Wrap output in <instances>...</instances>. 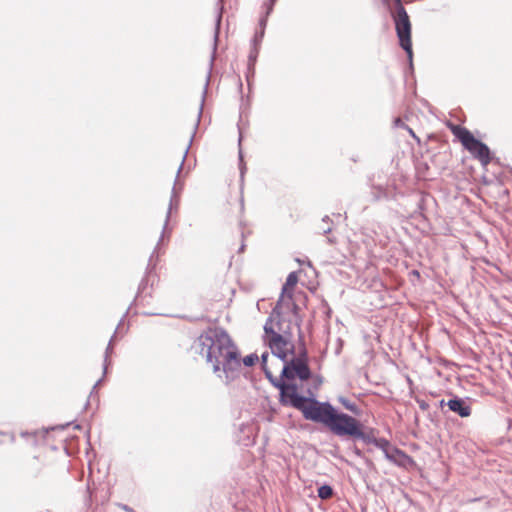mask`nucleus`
Masks as SVG:
<instances>
[{
	"instance_id": "1",
	"label": "nucleus",
	"mask_w": 512,
	"mask_h": 512,
	"mask_svg": "<svg viewBox=\"0 0 512 512\" xmlns=\"http://www.w3.org/2000/svg\"><path fill=\"white\" fill-rule=\"evenodd\" d=\"M191 350L205 358L216 376L230 384L241 375V355L226 330L208 328L193 342Z\"/></svg>"
},
{
	"instance_id": "2",
	"label": "nucleus",
	"mask_w": 512,
	"mask_h": 512,
	"mask_svg": "<svg viewBox=\"0 0 512 512\" xmlns=\"http://www.w3.org/2000/svg\"><path fill=\"white\" fill-rule=\"evenodd\" d=\"M275 387L280 391V403L301 411L306 420L325 425L334 409L329 402H321L316 398L300 395L296 384L279 381L275 383Z\"/></svg>"
},
{
	"instance_id": "3",
	"label": "nucleus",
	"mask_w": 512,
	"mask_h": 512,
	"mask_svg": "<svg viewBox=\"0 0 512 512\" xmlns=\"http://www.w3.org/2000/svg\"><path fill=\"white\" fill-rule=\"evenodd\" d=\"M334 435L348 437L353 440H361L365 444H373L375 447L386 444L385 438H377L375 430H363V424L355 417L338 411L335 407L325 425Z\"/></svg>"
},
{
	"instance_id": "4",
	"label": "nucleus",
	"mask_w": 512,
	"mask_h": 512,
	"mask_svg": "<svg viewBox=\"0 0 512 512\" xmlns=\"http://www.w3.org/2000/svg\"><path fill=\"white\" fill-rule=\"evenodd\" d=\"M289 326L285 329L281 323V317L270 314L264 325V331L270 335L269 347L274 356L286 362L288 354H294V344L286 337Z\"/></svg>"
},
{
	"instance_id": "5",
	"label": "nucleus",
	"mask_w": 512,
	"mask_h": 512,
	"mask_svg": "<svg viewBox=\"0 0 512 512\" xmlns=\"http://www.w3.org/2000/svg\"><path fill=\"white\" fill-rule=\"evenodd\" d=\"M395 7L390 11L400 47L406 52L409 69L413 70V50L411 42V22L401 0H394Z\"/></svg>"
},
{
	"instance_id": "6",
	"label": "nucleus",
	"mask_w": 512,
	"mask_h": 512,
	"mask_svg": "<svg viewBox=\"0 0 512 512\" xmlns=\"http://www.w3.org/2000/svg\"><path fill=\"white\" fill-rule=\"evenodd\" d=\"M452 131L464 149H466L474 159L478 160L482 166H487L491 163L492 153L490 148L484 142L477 139L471 131L461 126H456Z\"/></svg>"
},
{
	"instance_id": "7",
	"label": "nucleus",
	"mask_w": 512,
	"mask_h": 512,
	"mask_svg": "<svg viewBox=\"0 0 512 512\" xmlns=\"http://www.w3.org/2000/svg\"><path fill=\"white\" fill-rule=\"evenodd\" d=\"M188 149H189V147H187L186 150H185V153H184L183 158H182V162H181V164H180V166H179V168L177 170V176H179V174H180V172L182 170V167H183L186 155L188 153ZM178 183H179L178 177H176V180H175L174 186L172 188V192H171V198H170L169 207H168V210H167V213H166L165 222H164V225H163L162 235H161V237H160V239L158 241V245H160V243L162 242V239H163L166 231L168 230V224H169V221H170V218H171L172 210L173 209H177L178 206H179V203H180L179 191L177 189Z\"/></svg>"
},
{
	"instance_id": "8",
	"label": "nucleus",
	"mask_w": 512,
	"mask_h": 512,
	"mask_svg": "<svg viewBox=\"0 0 512 512\" xmlns=\"http://www.w3.org/2000/svg\"><path fill=\"white\" fill-rule=\"evenodd\" d=\"M297 282H298L297 273L296 272L289 273L286 278L285 284L282 287V292L280 294V297H279L275 307L272 309L271 314L273 316H277V318L281 317L282 303H285L288 293L289 292L292 293V289L297 284Z\"/></svg>"
},
{
	"instance_id": "9",
	"label": "nucleus",
	"mask_w": 512,
	"mask_h": 512,
	"mask_svg": "<svg viewBox=\"0 0 512 512\" xmlns=\"http://www.w3.org/2000/svg\"><path fill=\"white\" fill-rule=\"evenodd\" d=\"M468 400V398L464 399L458 396H453L447 401L446 404L450 411L457 414L461 418H467L472 413V408Z\"/></svg>"
},
{
	"instance_id": "10",
	"label": "nucleus",
	"mask_w": 512,
	"mask_h": 512,
	"mask_svg": "<svg viewBox=\"0 0 512 512\" xmlns=\"http://www.w3.org/2000/svg\"><path fill=\"white\" fill-rule=\"evenodd\" d=\"M377 448L381 449L385 458L392 463L400 464V458H407V455L404 451L397 448L396 446H393L387 439L386 444L377 446Z\"/></svg>"
},
{
	"instance_id": "11",
	"label": "nucleus",
	"mask_w": 512,
	"mask_h": 512,
	"mask_svg": "<svg viewBox=\"0 0 512 512\" xmlns=\"http://www.w3.org/2000/svg\"><path fill=\"white\" fill-rule=\"evenodd\" d=\"M371 194L375 201H379L393 199L396 193L394 187L377 185L372 186Z\"/></svg>"
},
{
	"instance_id": "12",
	"label": "nucleus",
	"mask_w": 512,
	"mask_h": 512,
	"mask_svg": "<svg viewBox=\"0 0 512 512\" xmlns=\"http://www.w3.org/2000/svg\"><path fill=\"white\" fill-rule=\"evenodd\" d=\"M291 362L294 366V374H296L301 381H307L311 378L312 372L308 363H305L302 359H291Z\"/></svg>"
},
{
	"instance_id": "13",
	"label": "nucleus",
	"mask_w": 512,
	"mask_h": 512,
	"mask_svg": "<svg viewBox=\"0 0 512 512\" xmlns=\"http://www.w3.org/2000/svg\"><path fill=\"white\" fill-rule=\"evenodd\" d=\"M158 247H159V245L157 244L155 250L153 251L152 255L150 256L149 263H148V266L146 269V274L139 284L138 293H137L136 298L140 297L141 294L145 291V289L149 285V281H150L152 270H153V266H152L151 262H152L154 254L156 253V250L158 249Z\"/></svg>"
},
{
	"instance_id": "14",
	"label": "nucleus",
	"mask_w": 512,
	"mask_h": 512,
	"mask_svg": "<svg viewBox=\"0 0 512 512\" xmlns=\"http://www.w3.org/2000/svg\"><path fill=\"white\" fill-rule=\"evenodd\" d=\"M223 9H224L223 0H218L217 1V15H216V19H215V31H214V52L217 49V42H218V38H219Z\"/></svg>"
},
{
	"instance_id": "15",
	"label": "nucleus",
	"mask_w": 512,
	"mask_h": 512,
	"mask_svg": "<svg viewBox=\"0 0 512 512\" xmlns=\"http://www.w3.org/2000/svg\"><path fill=\"white\" fill-rule=\"evenodd\" d=\"M293 368H294V366H293L291 360H289V361L286 360L285 365L281 372V378L283 381H284V379L293 380L297 377L296 374H294Z\"/></svg>"
},
{
	"instance_id": "16",
	"label": "nucleus",
	"mask_w": 512,
	"mask_h": 512,
	"mask_svg": "<svg viewBox=\"0 0 512 512\" xmlns=\"http://www.w3.org/2000/svg\"><path fill=\"white\" fill-rule=\"evenodd\" d=\"M122 321H123V319H122V320L120 321V323L118 324V327L116 328L115 333H114V335L111 337V339H110V341H109V343H108V346H107V348H106V351H105V357H104V365H103V374H104V375L106 374L107 366H108V364H109V362H108V357H109V355H110V354L112 353V351H113L112 343H113V341H114V338L116 337V334L118 333V330H119V327H120V325H121Z\"/></svg>"
},
{
	"instance_id": "17",
	"label": "nucleus",
	"mask_w": 512,
	"mask_h": 512,
	"mask_svg": "<svg viewBox=\"0 0 512 512\" xmlns=\"http://www.w3.org/2000/svg\"><path fill=\"white\" fill-rule=\"evenodd\" d=\"M286 307L287 309H291L295 318L298 319V311H299V306L293 302L292 300V293L289 292L287 297H286V301L285 303H282V307H281V310Z\"/></svg>"
},
{
	"instance_id": "18",
	"label": "nucleus",
	"mask_w": 512,
	"mask_h": 512,
	"mask_svg": "<svg viewBox=\"0 0 512 512\" xmlns=\"http://www.w3.org/2000/svg\"><path fill=\"white\" fill-rule=\"evenodd\" d=\"M259 54V47L252 46L249 56H248V70L251 73H254V66Z\"/></svg>"
},
{
	"instance_id": "19",
	"label": "nucleus",
	"mask_w": 512,
	"mask_h": 512,
	"mask_svg": "<svg viewBox=\"0 0 512 512\" xmlns=\"http://www.w3.org/2000/svg\"><path fill=\"white\" fill-rule=\"evenodd\" d=\"M318 497L322 500L329 499L333 496V488L328 484L321 485L318 490Z\"/></svg>"
},
{
	"instance_id": "20",
	"label": "nucleus",
	"mask_w": 512,
	"mask_h": 512,
	"mask_svg": "<svg viewBox=\"0 0 512 512\" xmlns=\"http://www.w3.org/2000/svg\"><path fill=\"white\" fill-rule=\"evenodd\" d=\"M339 401L347 410H349L353 414H358L359 408L355 403L351 402L350 400L344 397H341Z\"/></svg>"
},
{
	"instance_id": "21",
	"label": "nucleus",
	"mask_w": 512,
	"mask_h": 512,
	"mask_svg": "<svg viewBox=\"0 0 512 512\" xmlns=\"http://www.w3.org/2000/svg\"><path fill=\"white\" fill-rule=\"evenodd\" d=\"M259 357L256 353H251L247 356H245L243 359H241V365L244 364L247 367H251L258 362Z\"/></svg>"
},
{
	"instance_id": "22",
	"label": "nucleus",
	"mask_w": 512,
	"mask_h": 512,
	"mask_svg": "<svg viewBox=\"0 0 512 512\" xmlns=\"http://www.w3.org/2000/svg\"><path fill=\"white\" fill-rule=\"evenodd\" d=\"M330 218L329 216H324L322 218V223H321V226L319 227V230L321 231V233L323 234H328L332 231V227L330 226Z\"/></svg>"
},
{
	"instance_id": "23",
	"label": "nucleus",
	"mask_w": 512,
	"mask_h": 512,
	"mask_svg": "<svg viewBox=\"0 0 512 512\" xmlns=\"http://www.w3.org/2000/svg\"><path fill=\"white\" fill-rule=\"evenodd\" d=\"M264 33L263 32V29L257 31L253 37V40H252V46H256V47H259L262 40H263V37H264Z\"/></svg>"
},
{
	"instance_id": "24",
	"label": "nucleus",
	"mask_w": 512,
	"mask_h": 512,
	"mask_svg": "<svg viewBox=\"0 0 512 512\" xmlns=\"http://www.w3.org/2000/svg\"><path fill=\"white\" fill-rule=\"evenodd\" d=\"M264 373H265V376L267 379H269V381L272 383V385L275 387V383H279V381H283L282 378H276L273 376L272 372L267 369L266 367H264Z\"/></svg>"
},
{
	"instance_id": "25",
	"label": "nucleus",
	"mask_w": 512,
	"mask_h": 512,
	"mask_svg": "<svg viewBox=\"0 0 512 512\" xmlns=\"http://www.w3.org/2000/svg\"><path fill=\"white\" fill-rule=\"evenodd\" d=\"M394 124L396 127H403L405 128L413 137H416L413 130L409 128L400 118H396L394 120Z\"/></svg>"
},
{
	"instance_id": "26",
	"label": "nucleus",
	"mask_w": 512,
	"mask_h": 512,
	"mask_svg": "<svg viewBox=\"0 0 512 512\" xmlns=\"http://www.w3.org/2000/svg\"><path fill=\"white\" fill-rule=\"evenodd\" d=\"M208 83H209V77L206 80L205 87H204V90H203V93H202V102H201V105H200V108H199V112H198V120L200 119L201 114H202L203 104H204V100H205L207 89H208Z\"/></svg>"
},
{
	"instance_id": "27",
	"label": "nucleus",
	"mask_w": 512,
	"mask_h": 512,
	"mask_svg": "<svg viewBox=\"0 0 512 512\" xmlns=\"http://www.w3.org/2000/svg\"><path fill=\"white\" fill-rule=\"evenodd\" d=\"M239 169H240L241 179H243L244 178V173H245V170H246V166H245L244 161H243V154H242V150L241 149L239 150Z\"/></svg>"
},
{
	"instance_id": "28",
	"label": "nucleus",
	"mask_w": 512,
	"mask_h": 512,
	"mask_svg": "<svg viewBox=\"0 0 512 512\" xmlns=\"http://www.w3.org/2000/svg\"><path fill=\"white\" fill-rule=\"evenodd\" d=\"M275 2L276 0H268L267 2L264 3V6L266 8V17H268L272 13Z\"/></svg>"
},
{
	"instance_id": "29",
	"label": "nucleus",
	"mask_w": 512,
	"mask_h": 512,
	"mask_svg": "<svg viewBox=\"0 0 512 512\" xmlns=\"http://www.w3.org/2000/svg\"><path fill=\"white\" fill-rule=\"evenodd\" d=\"M292 359H302L305 361V363H308V353L305 346H303V348L299 351L298 356L293 357Z\"/></svg>"
},
{
	"instance_id": "30",
	"label": "nucleus",
	"mask_w": 512,
	"mask_h": 512,
	"mask_svg": "<svg viewBox=\"0 0 512 512\" xmlns=\"http://www.w3.org/2000/svg\"><path fill=\"white\" fill-rule=\"evenodd\" d=\"M267 20H268V17H266L265 14L259 20L260 30L263 29V32H265V28H266V25H267Z\"/></svg>"
},
{
	"instance_id": "31",
	"label": "nucleus",
	"mask_w": 512,
	"mask_h": 512,
	"mask_svg": "<svg viewBox=\"0 0 512 512\" xmlns=\"http://www.w3.org/2000/svg\"><path fill=\"white\" fill-rule=\"evenodd\" d=\"M260 359H261V364H262L263 368L266 367V362H267V359H268V353L267 352L263 353L261 355Z\"/></svg>"
},
{
	"instance_id": "32",
	"label": "nucleus",
	"mask_w": 512,
	"mask_h": 512,
	"mask_svg": "<svg viewBox=\"0 0 512 512\" xmlns=\"http://www.w3.org/2000/svg\"><path fill=\"white\" fill-rule=\"evenodd\" d=\"M101 382H102V378H101V379H99V380L94 384V386H93V388H92V391H91V393H90V396H92V395H93V393H95V391H96L97 387L100 385V383H101Z\"/></svg>"
},
{
	"instance_id": "33",
	"label": "nucleus",
	"mask_w": 512,
	"mask_h": 512,
	"mask_svg": "<svg viewBox=\"0 0 512 512\" xmlns=\"http://www.w3.org/2000/svg\"><path fill=\"white\" fill-rule=\"evenodd\" d=\"M353 452H354V453H355V455H356V456H358V457H362V456H363L362 451H361L359 448H357L356 446L354 447Z\"/></svg>"
},
{
	"instance_id": "34",
	"label": "nucleus",
	"mask_w": 512,
	"mask_h": 512,
	"mask_svg": "<svg viewBox=\"0 0 512 512\" xmlns=\"http://www.w3.org/2000/svg\"><path fill=\"white\" fill-rule=\"evenodd\" d=\"M420 408L422 410H426L428 408V404L424 401H422L420 404H419Z\"/></svg>"
},
{
	"instance_id": "35",
	"label": "nucleus",
	"mask_w": 512,
	"mask_h": 512,
	"mask_svg": "<svg viewBox=\"0 0 512 512\" xmlns=\"http://www.w3.org/2000/svg\"><path fill=\"white\" fill-rule=\"evenodd\" d=\"M123 509H124L125 511H127V512H134V510H133L132 508H130L129 506H127V505H124V506H123Z\"/></svg>"
},
{
	"instance_id": "36",
	"label": "nucleus",
	"mask_w": 512,
	"mask_h": 512,
	"mask_svg": "<svg viewBox=\"0 0 512 512\" xmlns=\"http://www.w3.org/2000/svg\"><path fill=\"white\" fill-rule=\"evenodd\" d=\"M446 403H447V402H446L445 400H443V399H442V400L439 402V406H440L441 408H443L445 405L447 406V404H446Z\"/></svg>"
},
{
	"instance_id": "37",
	"label": "nucleus",
	"mask_w": 512,
	"mask_h": 512,
	"mask_svg": "<svg viewBox=\"0 0 512 512\" xmlns=\"http://www.w3.org/2000/svg\"><path fill=\"white\" fill-rule=\"evenodd\" d=\"M241 141H242V132H241V130H239V143H241Z\"/></svg>"
},
{
	"instance_id": "38",
	"label": "nucleus",
	"mask_w": 512,
	"mask_h": 512,
	"mask_svg": "<svg viewBox=\"0 0 512 512\" xmlns=\"http://www.w3.org/2000/svg\"><path fill=\"white\" fill-rule=\"evenodd\" d=\"M244 248H245V245H244V244H242V245L240 246V248H239V252H243V251H244Z\"/></svg>"
},
{
	"instance_id": "39",
	"label": "nucleus",
	"mask_w": 512,
	"mask_h": 512,
	"mask_svg": "<svg viewBox=\"0 0 512 512\" xmlns=\"http://www.w3.org/2000/svg\"><path fill=\"white\" fill-rule=\"evenodd\" d=\"M384 4L388 5V0H383Z\"/></svg>"
}]
</instances>
